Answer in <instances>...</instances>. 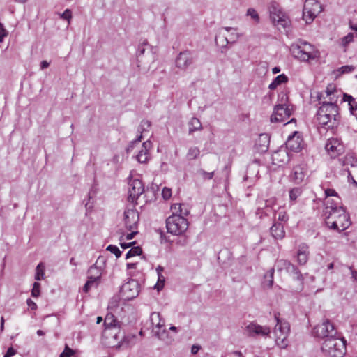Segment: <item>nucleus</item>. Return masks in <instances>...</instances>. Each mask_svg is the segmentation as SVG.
<instances>
[{"label":"nucleus","instance_id":"nucleus-1","mask_svg":"<svg viewBox=\"0 0 357 357\" xmlns=\"http://www.w3.org/2000/svg\"><path fill=\"white\" fill-rule=\"evenodd\" d=\"M317 119L319 125L333 128L339 119V108L336 103L324 101L319 107Z\"/></svg>","mask_w":357,"mask_h":357},{"label":"nucleus","instance_id":"nucleus-2","mask_svg":"<svg viewBox=\"0 0 357 357\" xmlns=\"http://www.w3.org/2000/svg\"><path fill=\"white\" fill-rule=\"evenodd\" d=\"M321 351L329 357H343L346 353L345 340L337 335L324 340Z\"/></svg>","mask_w":357,"mask_h":357},{"label":"nucleus","instance_id":"nucleus-3","mask_svg":"<svg viewBox=\"0 0 357 357\" xmlns=\"http://www.w3.org/2000/svg\"><path fill=\"white\" fill-rule=\"evenodd\" d=\"M279 316V313L274 314L277 324L275 326L273 333L276 344L281 348H285L287 346V338L290 331V326L287 321L281 319Z\"/></svg>","mask_w":357,"mask_h":357},{"label":"nucleus","instance_id":"nucleus-4","mask_svg":"<svg viewBox=\"0 0 357 357\" xmlns=\"http://www.w3.org/2000/svg\"><path fill=\"white\" fill-rule=\"evenodd\" d=\"M166 227L169 233L178 236L183 234L188 229V222L181 215L172 214L166 220Z\"/></svg>","mask_w":357,"mask_h":357},{"label":"nucleus","instance_id":"nucleus-5","mask_svg":"<svg viewBox=\"0 0 357 357\" xmlns=\"http://www.w3.org/2000/svg\"><path fill=\"white\" fill-rule=\"evenodd\" d=\"M326 210L329 208L326 207ZM328 213L327 218L335 219L338 226H340V231H344L350 225L349 215L344 211L342 207H331L330 211H326Z\"/></svg>","mask_w":357,"mask_h":357},{"label":"nucleus","instance_id":"nucleus-6","mask_svg":"<svg viewBox=\"0 0 357 357\" xmlns=\"http://www.w3.org/2000/svg\"><path fill=\"white\" fill-rule=\"evenodd\" d=\"M322 11V6L317 0H306L303 9V19L306 24H311Z\"/></svg>","mask_w":357,"mask_h":357},{"label":"nucleus","instance_id":"nucleus-7","mask_svg":"<svg viewBox=\"0 0 357 357\" xmlns=\"http://www.w3.org/2000/svg\"><path fill=\"white\" fill-rule=\"evenodd\" d=\"M313 334L317 337L326 340L335 337L337 335V332L333 324L328 319H326L313 328Z\"/></svg>","mask_w":357,"mask_h":357},{"label":"nucleus","instance_id":"nucleus-8","mask_svg":"<svg viewBox=\"0 0 357 357\" xmlns=\"http://www.w3.org/2000/svg\"><path fill=\"white\" fill-rule=\"evenodd\" d=\"M121 326H116L111 328H105L102 332V337L108 347L117 349V344L122 338Z\"/></svg>","mask_w":357,"mask_h":357},{"label":"nucleus","instance_id":"nucleus-9","mask_svg":"<svg viewBox=\"0 0 357 357\" xmlns=\"http://www.w3.org/2000/svg\"><path fill=\"white\" fill-rule=\"evenodd\" d=\"M120 292L123 300H132L139 293V284L137 280H131L122 285Z\"/></svg>","mask_w":357,"mask_h":357},{"label":"nucleus","instance_id":"nucleus-10","mask_svg":"<svg viewBox=\"0 0 357 357\" xmlns=\"http://www.w3.org/2000/svg\"><path fill=\"white\" fill-rule=\"evenodd\" d=\"M292 111V107L275 106L271 116V121L273 123L284 122L291 115Z\"/></svg>","mask_w":357,"mask_h":357},{"label":"nucleus","instance_id":"nucleus-11","mask_svg":"<svg viewBox=\"0 0 357 357\" xmlns=\"http://www.w3.org/2000/svg\"><path fill=\"white\" fill-rule=\"evenodd\" d=\"M150 321L152 324L153 329L152 332L156 337L160 340L162 339V335L166 333V330L161 328L165 326V321L162 319L160 314L159 312H152L150 316Z\"/></svg>","mask_w":357,"mask_h":357},{"label":"nucleus","instance_id":"nucleus-12","mask_svg":"<svg viewBox=\"0 0 357 357\" xmlns=\"http://www.w3.org/2000/svg\"><path fill=\"white\" fill-rule=\"evenodd\" d=\"M128 185L129 199L135 202L144 192V185L140 179L133 178L130 180Z\"/></svg>","mask_w":357,"mask_h":357},{"label":"nucleus","instance_id":"nucleus-13","mask_svg":"<svg viewBox=\"0 0 357 357\" xmlns=\"http://www.w3.org/2000/svg\"><path fill=\"white\" fill-rule=\"evenodd\" d=\"M194 60L192 52L188 50L181 52L176 59V66L182 70H185L193 63Z\"/></svg>","mask_w":357,"mask_h":357},{"label":"nucleus","instance_id":"nucleus-14","mask_svg":"<svg viewBox=\"0 0 357 357\" xmlns=\"http://www.w3.org/2000/svg\"><path fill=\"white\" fill-rule=\"evenodd\" d=\"M303 139L300 132L295 131L292 135L289 136L286 142V149L294 152L300 151L303 147Z\"/></svg>","mask_w":357,"mask_h":357},{"label":"nucleus","instance_id":"nucleus-15","mask_svg":"<svg viewBox=\"0 0 357 357\" xmlns=\"http://www.w3.org/2000/svg\"><path fill=\"white\" fill-rule=\"evenodd\" d=\"M245 332L247 335L250 337H255L257 335L266 337L270 334L271 330L268 326H262L252 322L245 327Z\"/></svg>","mask_w":357,"mask_h":357},{"label":"nucleus","instance_id":"nucleus-16","mask_svg":"<svg viewBox=\"0 0 357 357\" xmlns=\"http://www.w3.org/2000/svg\"><path fill=\"white\" fill-rule=\"evenodd\" d=\"M139 216L135 209H127L124 211V222L128 230L136 229L137 227Z\"/></svg>","mask_w":357,"mask_h":357},{"label":"nucleus","instance_id":"nucleus-17","mask_svg":"<svg viewBox=\"0 0 357 357\" xmlns=\"http://www.w3.org/2000/svg\"><path fill=\"white\" fill-rule=\"evenodd\" d=\"M271 159L273 165L282 167L289 162L290 155L286 148H281L273 152Z\"/></svg>","mask_w":357,"mask_h":357},{"label":"nucleus","instance_id":"nucleus-18","mask_svg":"<svg viewBox=\"0 0 357 357\" xmlns=\"http://www.w3.org/2000/svg\"><path fill=\"white\" fill-rule=\"evenodd\" d=\"M325 149L331 158H335L344 152V146L337 139H329L326 144Z\"/></svg>","mask_w":357,"mask_h":357},{"label":"nucleus","instance_id":"nucleus-19","mask_svg":"<svg viewBox=\"0 0 357 357\" xmlns=\"http://www.w3.org/2000/svg\"><path fill=\"white\" fill-rule=\"evenodd\" d=\"M307 169L303 164L298 165L294 167L289 176L290 180L296 184L301 183L306 176Z\"/></svg>","mask_w":357,"mask_h":357},{"label":"nucleus","instance_id":"nucleus-20","mask_svg":"<svg viewBox=\"0 0 357 357\" xmlns=\"http://www.w3.org/2000/svg\"><path fill=\"white\" fill-rule=\"evenodd\" d=\"M123 305L121 298L119 295H114L109 301L107 310L108 312L114 313L118 316L121 317L123 312Z\"/></svg>","mask_w":357,"mask_h":357},{"label":"nucleus","instance_id":"nucleus-21","mask_svg":"<svg viewBox=\"0 0 357 357\" xmlns=\"http://www.w3.org/2000/svg\"><path fill=\"white\" fill-rule=\"evenodd\" d=\"M271 18L276 25L286 28L289 24V18L284 15L280 10H276L273 8L270 11Z\"/></svg>","mask_w":357,"mask_h":357},{"label":"nucleus","instance_id":"nucleus-22","mask_svg":"<svg viewBox=\"0 0 357 357\" xmlns=\"http://www.w3.org/2000/svg\"><path fill=\"white\" fill-rule=\"evenodd\" d=\"M152 148V143L147 140L142 144V149L136 155V159L139 163H146L150 159L149 151Z\"/></svg>","mask_w":357,"mask_h":357},{"label":"nucleus","instance_id":"nucleus-23","mask_svg":"<svg viewBox=\"0 0 357 357\" xmlns=\"http://www.w3.org/2000/svg\"><path fill=\"white\" fill-rule=\"evenodd\" d=\"M337 90L335 89V87L333 84H329L326 89L324 91L318 94L317 98L319 100H321L322 98L326 99L328 98V102H334L336 103L337 96L335 94L337 93Z\"/></svg>","mask_w":357,"mask_h":357},{"label":"nucleus","instance_id":"nucleus-24","mask_svg":"<svg viewBox=\"0 0 357 357\" xmlns=\"http://www.w3.org/2000/svg\"><path fill=\"white\" fill-rule=\"evenodd\" d=\"M291 52L295 58L302 61H307L310 59V58H307L308 55L299 42L297 44L291 45Z\"/></svg>","mask_w":357,"mask_h":357},{"label":"nucleus","instance_id":"nucleus-25","mask_svg":"<svg viewBox=\"0 0 357 357\" xmlns=\"http://www.w3.org/2000/svg\"><path fill=\"white\" fill-rule=\"evenodd\" d=\"M271 236L275 239H282L285 236L284 226L280 222H275L270 228Z\"/></svg>","mask_w":357,"mask_h":357},{"label":"nucleus","instance_id":"nucleus-26","mask_svg":"<svg viewBox=\"0 0 357 357\" xmlns=\"http://www.w3.org/2000/svg\"><path fill=\"white\" fill-rule=\"evenodd\" d=\"M118 317L116 314L108 312L104 321L105 328L121 326V322L118 321Z\"/></svg>","mask_w":357,"mask_h":357},{"label":"nucleus","instance_id":"nucleus-27","mask_svg":"<svg viewBox=\"0 0 357 357\" xmlns=\"http://www.w3.org/2000/svg\"><path fill=\"white\" fill-rule=\"evenodd\" d=\"M137 336L135 335L129 334L125 335L123 333L122 338L117 344V349H121V347H129L135 345L136 344Z\"/></svg>","mask_w":357,"mask_h":357},{"label":"nucleus","instance_id":"nucleus-28","mask_svg":"<svg viewBox=\"0 0 357 357\" xmlns=\"http://www.w3.org/2000/svg\"><path fill=\"white\" fill-rule=\"evenodd\" d=\"M299 43L308 55L307 58H310V59H315L319 56V51L316 50L312 45L305 41H299Z\"/></svg>","mask_w":357,"mask_h":357},{"label":"nucleus","instance_id":"nucleus-29","mask_svg":"<svg viewBox=\"0 0 357 357\" xmlns=\"http://www.w3.org/2000/svg\"><path fill=\"white\" fill-rule=\"evenodd\" d=\"M308 247L305 244L300 245L297 253L298 263L301 265L306 264L308 260Z\"/></svg>","mask_w":357,"mask_h":357},{"label":"nucleus","instance_id":"nucleus-30","mask_svg":"<svg viewBox=\"0 0 357 357\" xmlns=\"http://www.w3.org/2000/svg\"><path fill=\"white\" fill-rule=\"evenodd\" d=\"M171 209L173 211V214H177L178 215H181V217L185 218V216L188 215L190 213V211L184 204H174L172 206Z\"/></svg>","mask_w":357,"mask_h":357},{"label":"nucleus","instance_id":"nucleus-31","mask_svg":"<svg viewBox=\"0 0 357 357\" xmlns=\"http://www.w3.org/2000/svg\"><path fill=\"white\" fill-rule=\"evenodd\" d=\"M343 166L350 167L354 169L357 167V158L353 153H348L344 158L340 159Z\"/></svg>","mask_w":357,"mask_h":357},{"label":"nucleus","instance_id":"nucleus-32","mask_svg":"<svg viewBox=\"0 0 357 357\" xmlns=\"http://www.w3.org/2000/svg\"><path fill=\"white\" fill-rule=\"evenodd\" d=\"M289 80L288 77L284 74L278 75L273 82L269 84L270 90H275L278 86L287 83Z\"/></svg>","mask_w":357,"mask_h":357},{"label":"nucleus","instance_id":"nucleus-33","mask_svg":"<svg viewBox=\"0 0 357 357\" xmlns=\"http://www.w3.org/2000/svg\"><path fill=\"white\" fill-rule=\"evenodd\" d=\"M189 134L191 135L194 132L202 130V123L199 119L193 117L188 123Z\"/></svg>","mask_w":357,"mask_h":357},{"label":"nucleus","instance_id":"nucleus-34","mask_svg":"<svg viewBox=\"0 0 357 357\" xmlns=\"http://www.w3.org/2000/svg\"><path fill=\"white\" fill-rule=\"evenodd\" d=\"M102 275V270L96 266V264L91 266L88 271V276L93 280H98L100 281Z\"/></svg>","mask_w":357,"mask_h":357},{"label":"nucleus","instance_id":"nucleus-35","mask_svg":"<svg viewBox=\"0 0 357 357\" xmlns=\"http://www.w3.org/2000/svg\"><path fill=\"white\" fill-rule=\"evenodd\" d=\"M275 106L289 107L293 108V105L289 103V98L284 92H281L278 95V104Z\"/></svg>","mask_w":357,"mask_h":357},{"label":"nucleus","instance_id":"nucleus-36","mask_svg":"<svg viewBox=\"0 0 357 357\" xmlns=\"http://www.w3.org/2000/svg\"><path fill=\"white\" fill-rule=\"evenodd\" d=\"M286 271L287 273L293 275L294 278L298 280H301L303 279L302 274L300 273L297 267L291 263L289 264Z\"/></svg>","mask_w":357,"mask_h":357},{"label":"nucleus","instance_id":"nucleus-37","mask_svg":"<svg viewBox=\"0 0 357 357\" xmlns=\"http://www.w3.org/2000/svg\"><path fill=\"white\" fill-rule=\"evenodd\" d=\"M98 280H93L91 277H87V281L83 287L84 292H88L92 287H97L100 283Z\"/></svg>","mask_w":357,"mask_h":357},{"label":"nucleus","instance_id":"nucleus-38","mask_svg":"<svg viewBox=\"0 0 357 357\" xmlns=\"http://www.w3.org/2000/svg\"><path fill=\"white\" fill-rule=\"evenodd\" d=\"M200 154V151L198 147H190L186 154V158L189 160H195L198 158Z\"/></svg>","mask_w":357,"mask_h":357},{"label":"nucleus","instance_id":"nucleus-39","mask_svg":"<svg viewBox=\"0 0 357 357\" xmlns=\"http://www.w3.org/2000/svg\"><path fill=\"white\" fill-rule=\"evenodd\" d=\"M45 277V266L43 263H40L36 268L35 279L36 280H41Z\"/></svg>","mask_w":357,"mask_h":357},{"label":"nucleus","instance_id":"nucleus-40","mask_svg":"<svg viewBox=\"0 0 357 357\" xmlns=\"http://www.w3.org/2000/svg\"><path fill=\"white\" fill-rule=\"evenodd\" d=\"M289 264L290 262L289 261L284 259H280L276 261L275 267L278 271H282L283 270L287 271Z\"/></svg>","mask_w":357,"mask_h":357},{"label":"nucleus","instance_id":"nucleus-41","mask_svg":"<svg viewBox=\"0 0 357 357\" xmlns=\"http://www.w3.org/2000/svg\"><path fill=\"white\" fill-rule=\"evenodd\" d=\"M142 252V248L139 246L131 248L126 255V259H129L132 257L140 255Z\"/></svg>","mask_w":357,"mask_h":357},{"label":"nucleus","instance_id":"nucleus-42","mask_svg":"<svg viewBox=\"0 0 357 357\" xmlns=\"http://www.w3.org/2000/svg\"><path fill=\"white\" fill-rule=\"evenodd\" d=\"M302 189L301 188H294L289 191V199L291 201H296L301 195Z\"/></svg>","mask_w":357,"mask_h":357},{"label":"nucleus","instance_id":"nucleus-43","mask_svg":"<svg viewBox=\"0 0 357 357\" xmlns=\"http://www.w3.org/2000/svg\"><path fill=\"white\" fill-rule=\"evenodd\" d=\"M289 220V216L284 209H280L278 211V221L282 224Z\"/></svg>","mask_w":357,"mask_h":357},{"label":"nucleus","instance_id":"nucleus-44","mask_svg":"<svg viewBox=\"0 0 357 357\" xmlns=\"http://www.w3.org/2000/svg\"><path fill=\"white\" fill-rule=\"evenodd\" d=\"M246 14L248 16H250L254 20L255 22L258 23L259 22V15L254 8H248Z\"/></svg>","mask_w":357,"mask_h":357},{"label":"nucleus","instance_id":"nucleus-45","mask_svg":"<svg viewBox=\"0 0 357 357\" xmlns=\"http://www.w3.org/2000/svg\"><path fill=\"white\" fill-rule=\"evenodd\" d=\"M40 294V284L38 282H35L33 285L31 290V296L34 298H37Z\"/></svg>","mask_w":357,"mask_h":357},{"label":"nucleus","instance_id":"nucleus-46","mask_svg":"<svg viewBox=\"0 0 357 357\" xmlns=\"http://www.w3.org/2000/svg\"><path fill=\"white\" fill-rule=\"evenodd\" d=\"M106 250L111 252L114 254L116 258L120 257L121 255V252L119 249V248L114 245H109L107 247Z\"/></svg>","mask_w":357,"mask_h":357},{"label":"nucleus","instance_id":"nucleus-47","mask_svg":"<svg viewBox=\"0 0 357 357\" xmlns=\"http://www.w3.org/2000/svg\"><path fill=\"white\" fill-rule=\"evenodd\" d=\"M150 127H151L150 121H146V120H143V121H142V122L139 126L138 131L140 132L141 133H142V132L148 130Z\"/></svg>","mask_w":357,"mask_h":357},{"label":"nucleus","instance_id":"nucleus-48","mask_svg":"<svg viewBox=\"0 0 357 357\" xmlns=\"http://www.w3.org/2000/svg\"><path fill=\"white\" fill-rule=\"evenodd\" d=\"M357 35L354 33H349L342 38V45L347 46L349 43L353 41L355 36Z\"/></svg>","mask_w":357,"mask_h":357},{"label":"nucleus","instance_id":"nucleus-49","mask_svg":"<svg viewBox=\"0 0 357 357\" xmlns=\"http://www.w3.org/2000/svg\"><path fill=\"white\" fill-rule=\"evenodd\" d=\"M343 100L344 102H349V109L350 110H351V107H355V105L357 103V102H355L354 98L351 96L347 95V94H344Z\"/></svg>","mask_w":357,"mask_h":357},{"label":"nucleus","instance_id":"nucleus-50","mask_svg":"<svg viewBox=\"0 0 357 357\" xmlns=\"http://www.w3.org/2000/svg\"><path fill=\"white\" fill-rule=\"evenodd\" d=\"M354 66H344L340 68L337 71L340 72V74L349 73L354 71Z\"/></svg>","mask_w":357,"mask_h":357},{"label":"nucleus","instance_id":"nucleus-51","mask_svg":"<svg viewBox=\"0 0 357 357\" xmlns=\"http://www.w3.org/2000/svg\"><path fill=\"white\" fill-rule=\"evenodd\" d=\"M148 45L147 41H144L142 44L138 45L137 51V56H139L144 54L146 48L145 47Z\"/></svg>","mask_w":357,"mask_h":357},{"label":"nucleus","instance_id":"nucleus-52","mask_svg":"<svg viewBox=\"0 0 357 357\" xmlns=\"http://www.w3.org/2000/svg\"><path fill=\"white\" fill-rule=\"evenodd\" d=\"M198 173L205 179H211L214 175V172H207L204 169H199Z\"/></svg>","mask_w":357,"mask_h":357},{"label":"nucleus","instance_id":"nucleus-53","mask_svg":"<svg viewBox=\"0 0 357 357\" xmlns=\"http://www.w3.org/2000/svg\"><path fill=\"white\" fill-rule=\"evenodd\" d=\"M158 275V283L155 284V287L158 289V290H160L161 289H162L163 286H164V283H165V277L163 275H162V274H160V273L159 272V274Z\"/></svg>","mask_w":357,"mask_h":357},{"label":"nucleus","instance_id":"nucleus-54","mask_svg":"<svg viewBox=\"0 0 357 357\" xmlns=\"http://www.w3.org/2000/svg\"><path fill=\"white\" fill-rule=\"evenodd\" d=\"M75 351L69 348L68 346H66L64 351L61 354L60 357H70L74 355Z\"/></svg>","mask_w":357,"mask_h":357},{"label":"nucleus","instance_id":"nucleus-55","mask_svg":"<svg viewBox=\"0 0 357 357\" xmlns=\"http://www.w3.org/2000/svg\"><path fill=\"white\" fill-rule=\"evenodd\" d=\"M8 34V31L4 28L3 24L0 22V43L3 41L5 37Z\"/></svg>","mask_w":357,"mask_h":357},{"label":"nucleus","instance_id":"nucleus-56","mask_svg":"<svg viewBox=\"0 0 357 357\" xmlns=\"http://www.w3.org/2000/svg\"><path fill=\"white\" fill-rule=\"evenodd\" d=\"M61 17L63 20H67L70 22L72 18V13L70 9H66L62 14H61Z\"/></svg>","mask_w":357,"mask_h":357},{"label":"nucleus","instance_id":"nucleus-57","mask_svg":"<svg viewBox=\"0 0 357 357\" xmlns=\"http://www.w3.org/2000/svg\"><path fill=\"white\" fill-rule=\"evenodd\" d=\"M162 197L165 199H168L172 196V190L170 188L165 187L162 191Z\"/></svg>","mask_w":357,"mask_h":357},{"label":"nucleus","instance_id":"nucleus-58","mask_svg":"<svg viewBox=\"0 0 357 357\" xmlns=\"http://www.w3.org/2000/svg\"><path fill=\"white\" fill-rule=\"evenodd\" d=\"M273 274H274V268H271L269 271L268 275H266V278H268V287H272L273 284Z\"/></svg>","mask_w":357,"mask_h":357},{"label":"nucleus","instance_id":"nucleus-59","mask_svg":"<svg viewBox=\"0 0 357 357\" xmlns=\"http://www.w3.org/2000/svg\"><path fill=\"white\" fill-rule=\"evenodd\" d=\"M237 34L236 33H232L231 36L229 39L227 38V37H224V40L226 42V44L234 43L237 39Z\"/></svg>","mask_w":357,"mask_h":357},{"label":"nucleus","instance_id":"nucleus-60","mask_svg":"<svg viewBox=\"0 0 357 357\" xmlns=\"http://www.w3.org/2000/svg\"><path fill=\"white\" fill-rule=\"evenodd\" d=\"M27 305L33 310H35L37 309L38 306L36 303L33 301L31 298H28L26 301Z\"/></svg>","mask_w":357,"mask_h":357},{"label":"nucleus","instance_id":"nucleus-61","mask_svg":"<svg viewBox=\"0 0 357 357\" xmlns=\"http://www.w3.org/2000/svg\"><path fill=\"white\" fill-rule=\"evenodd\" d=\"M16 354V351L13 348L10 347L8 349L6 353L4 354L3 357H12Z\"/></svg>","mask_w":357,"mask_h":357},{"label":"nucleus","instance_id":"nucleus-62","mask_svg":"<svg viewBox=\"0 0 357 357\" xmlns=\"http://www.w3.org/2000/svg\"><path fill=\"white\" fill-rule=\"evenodd\" d=\"M325 194L326 197H331V196H336L337 192L333 189H327L325 190Z\"/></svg>","mask_w":357,"mask_h":357},{"label":"nucleus","instance_id":"nucleus-63","mask_svg":"<svg viewBox=\"0 0 357 357\" xmlns=\"http://www.w3.org/2000/svg\"><path fill=\"white\" fill-rule=\"evenodd\" d=\"M259 140L263 141L264 143L268 144L269 142V137L267 134H261L259 135Z\"/></svg>","mask_w":357,"mask_h":357},{"label":"nucleus","instance_id":"nucleus-64","mask_svg":"<svg viewBox=\"0 0 357 357\" xmlns=\"http://www.w3.org/2000/svg\"><path fill=\"white\" fill-rule=\"evenodd\" d=\"M201 349V347L198 344H193L191 347V353L192 354H196L198 353L199 349Z\"/></svg>","mask_w":357,"mask_h":357}]
</instances>
